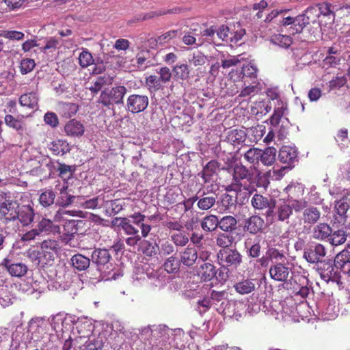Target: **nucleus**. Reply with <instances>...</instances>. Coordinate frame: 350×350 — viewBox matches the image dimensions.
<instances>
[{
	"instance_id": "nucleus-56",
	"label": "nucleus",
	"mask_w": 350,
	"mask_h": 350,
	"mask_svg": "<svg viewBox=\"0 0 350 350\" xmlns=\"http://www.w3.org/2000/svg\"><path fill=\"white\" fill-rule=\"evenodd\" d=\"M180 33L179 30H170L163 34L158 36L156 42L160 44L169 42L171 40L176 37Z\"/></svg>"
},
{
	"instance_id": "nucleus-5",
	"label": "nucleus",
	"mask_w": 350,
	"mask_h": 350,
	"mask_svg": "<svg viewBox=\"0 0 350 350\" xmlns=\"http://www.w3.org/2000/svg\"><path fill=\"white\" fill-rule=\"evenodd\" d=\"M116 219L120 221L118 226L122 228L126 235L129 236L125 239V243L128 246L134 247L141 243L142 234H140L137 228L131 224L130 219L120 217Z\"/></svg>"
},
{
	"instance_id": "nucleus-6",
	"label": "nucleus",
	"mask_w": 350,
	"mask_h": 350,
	"mask_svg": "<svg viewBox=\"0 0 350 350\" xmlns=\"http://www.w3.org/2000/svg\"><path fill=\"white\" fill-rule=\"evenodd\" d=\"M41 254L45 265H51L60 250L59 243L55 239H48L40 243Z\"/></svg>"
},
{
	"instance_id": "nucleus-17",
	"label": "nucleus",
	"mask_w": 350,
	"mask_h": 350,
	"mask_svg": "<svg viewBox=\"0 0 350 350\" xmlns=\"http://www.w3.org/2000/svg\"><path fill=\"white\" fill-rule=\"evenodd\" d=\"M320 210L314 206H309L306 208L302 213V220L304 226L311 227L316 224L321 217Z\"/></svg>"
},
{
	"instance_id": "nucleus-59",
	"label": "nucleus",
	"mask_w": 350,
	"mask_h": 350,
	"mask_svg": "<svg viewBox=\"0 0 350 350\" xmlns=\"http://www.w3.org/2000/svg\"><path fill=\"white\" fill-rule=\"evenodd\" d=\"M42 254H41L40 249L37 250H29L27 251V256L31 262L37 264L38 265H44V260L42 259Z\"/></svg>"
},
{
	"instance_id": "nucleus-36",
	"label": "nucleus",
	"mask_w": 350,
	"mask_h": 350,
	"mask_svg": "<svg viewBox=\"0 0 350 350\" xmlns=\"http://www.w3.org/2000/svg\"><path fill=\"white\" fill-rule=\"evenodd\" d=\"M216 273L215 267L211 263L206 262L200 267V278L204 282L211 280L216 275Z\"/></svg>"
},
{
	"instance_id": "nucleus-39",
	"label": "nucleus",
	"mask_w": 350,
	"mask_h": 350,
	"mask_svg": "<svg viewBox=\"0 0 350 350\" xmlns=\"http://www.w3.org/2000/svg\"><path fill=\"white\" fill-rule=\"evenodd\" d=\"M245 88L241 91L240 97H246L257 94L261 90V84L258 80H254L250 83H245Z\"/></svg>"
},
{
	"instance_id": "nucleus-13",
	"label": "nucleus",
	"mask_w": 350,
	"mask_h": 350,
	"mask_svg": "<svg viewBox=\"0 0 350 350\" xmlns=\"http://www.w3.org/2000/svg\"><path fill=\"white\" fill-rule=\"evenodd\" d=\"M91 257L92 262L97 266V269L100 271H103L105 266H107V268L109 267L107 264L111 258L109 250L101 248H95L92 253Z\"/></svg>"
},
{
	"instance_id": "nucleus-9",
	"label": "nucleus",
	"mask_w": 350,
	"mask_h": 350,
	"mask_svg": "<svg viewBox=\"0 0 350 350\" xmlns=\"http://www.w3.org/2000/svg\"><path fill=\"white\" fill-rule=\"evenodd\" d=\"M149 103L146 95L133 94L126 99V110L132 113H138L144 111Z\"/></svg>"
},
{
	"instance_id": "nucleus-26",
	"label": "nucleus",
	"mask_w": 350,
	"mask_h": 350,
	"mask_svg": "<svg viewBox=\"0 0 350 350\" xmlns=\"http://www.w3.org/2000/svg\"><path fill=\"white\" fill-rule=\"evenodd\" d=\"M129 218L133 219L131 221V224L133 225H136L137 227L140 228L141 229V233L142 234V237L144 238H146L148 236L152 227L150 225L145 224L144 220L146 218V216L144 215H142L141 213H135L134 214L129 216Z\"/></svg>"
},
{
	"instance_id": "nucleus-48",
	"label": "nucleus",
	"mask_w": 350,
	"mask_h": 350,
	"mask_svg": "<svg viewBox=\"0 0 350 350\" xmlns=\"http://www.w3.org/2000/svg\"><path fill=\"white\" fill-rule=\"evenodd\" d=\"M350 250L345 249L338 253L334 259V266L337 269H342L347 262H350Z\"/></svg>"
},
{
	"instance_id": "nucleus-40",
	"label": "nucleus",
	"mask_w": 350,
	"mask_h": 350,
	"mask_svg": "<svg viewBox=\"0 0 350 350\" xmlns=\"http://www.w3.org/2000/svg\"><path fill=\"white\" fill-rule=\"evenodd\" d=\"M219 219L216 215H209L201 221V227L206 232H213L219 226Z\"/></svg>"
},
{
	"instance_id": "nucleus-29",
	"label": "nucleus",
	"mask_w": 350,
	"mask_h": 350,
	"mask_svg": "<svg viewBox=\"0 0 350 350\" xmlns=\"http://www.w3.org/2000/svg\"><path fill=\"white\" fill-rule=\"evenodd\" d=\"M49 150L54 155H64L70 150L69 144L64 139H56L51 142L49 146Z\"/></svg>"
},
{
	"instance_id": "nucleus-1",
	"label": "nucleus",
	"mask_w": 350,
	"mask_h": 350,
	"mask_svg": "<svg viewBox=\"0 0 350 350\" xmlns=\"http://www.w3.org/2000/svg\"><path fill=\"white\" fill-rule=\"evenodd\" d=\"M236 162L235 155L232 156L226 162L228 167H233L232 180L231 184L226 187L227 191L238 193L245 190V193L250 195L256 191V187H267L268 181L265 178L261 176L260 174L254 177V173L242 163H235L232 166V163Z\"/></svg>"
},
{
	"instance_id": "nucleus-4",
	"label": "nucleus",
	"mask_w": 350,
	"mask_h": 350,
	"mask_svg": "<svg viewBox=\"0 0 350 350\" xmlns=\"http://www.w3.org/2000/svg\"><path fill=\"white\" fill-rule=\"evenodd\" d=\"M126 91V88L123 85L116 86L111 89H106L102 91L98 103L107 107L113 105L122 104Z\"/></svg>"
},
{
	"instance_id": "nucleus-8",
	"label": "nucleus",
	"mask_w": 350,
	"mask_h": 350,
	"mask_svg": "<svg viewBox=\"0 0 350 350\" xmlns=\"http://www.w3.org/2000/svg\"><path fill=\"white\" fill-rule=\"evenodd\" d=\"M219 264L224 267L234 266L237 267L242 261L241 254L232 248L221 249L217 254Z\"/></svg>"
},
{
	"instance_id": "nucleus-42",
	"label": "nucleus",
	"mask_w": 350,
	"mask_h": 350,
	"mask_svg": "<svg viewBox=\"0 0 350 350\" xmlns=\"http://www.w3.org/2000/svg\"><path fill=\"white\" fill-rule=\"evenodd\" d=\"M266 255L270 260L275 261V263H278V262H284L286 260V252L284 250H280L275 247H269L266 252Z\"/></svg>"
},
{
	"instance_id": "nucleus-15",
	"label": "nucleus",
	"mask_w": 350,
	"mask_h": 350,
	"mask_svg": "<svg viewBox=\"0 0 350 350\" xmlns=\"http://www.w3.org/2000/svg\"><path fill=\"white\" fill-rule=\"evenodd\" d=\"M1 265L4 267L7 271L14 277L21 278L25 275L27 271V266L21 262L12 263L8 258L3 259Z\"/></svg>"
},
{
	"instance_id": "nucleus-24",
	"label": "nucleus",
	"mask_w": 350,
	"mask_h": 350,
	"mask_svg": "<svg viewBox=\"0 0 350 350\" xmlns=\"http://www.w3.org/2000/svg\"><path fill=\"white\" fill-rule=\"evenodd\" d=\"M39 98L36 92H30L23 94L18 98L20 105L32 110L38 108Z\"/></svg>"
},
{
	"instance_id": "nucleus-43",
	"label": "nucleus",
	"mask_w": 350,
	"mask_h": 350,
	"mask_svg": "<svg viewBox=\"0 0 350 350\" xmlns=\"http://www.w3.org/2000/svg\"><path fill=\"white\" fill-rule=\"evenodd\" d=\"M38 232L41 234L43 232L49 233L59 229L58 226H55L53 222L46 218L43 217L38 224L36 228Z\"/></svg>"
},
{
	"instance_id": "nucleus-35",
	"label": "nucleus",
	"mask_w": 350,
	"mask_h": 350,
	"mask_svg": "<svg viewBox=\"0 0 350 350\" xmlns=\"http://www.w3.org/2000/svg\"><path fill=\"white\" fill-rule=\"evenodd\" d=\"M67 190L68 185L66 183L59 189L57 204L60 206L67 207L70 206L75 199V196L69 193Z\"/></svg>"
},
{
	"instance_id": "nucleus-25",
	"label": "nucleus",
	"mask_w": 350,
	"mask_h": 350,
	"mask_svg": "<svg viewBox=\"0 0 350 350\" xmlns=\"http://www.w3.org/2000/svg\"><path fill=\"white\" fill-rule=\"evenodd\" d=\"M198 259V252L194 247L188 246L180 252V262L186 267L193 266Z\"/></svg>"
},
{
	"instance_id": "nucleus-18",
	"label": "nucleus",
	"mask_w": 350,
	"mask_h": 350,
	"mask_svg": "<svg viewBox=\"0 0 350 350\" xmlns=\"http://www.w3.org/2000/svg\"><path fill=\"white\" fill-rule=\"evenodd\" d=\"M264 219L258 215H252L246 219L244 230L252 234H256L262 230L265 227Z\"/></svg>"
},
{
	"instance_id": "nucleus-49",
	"label": "nucleus",
	"mask_w": 350,
	"mask_h": 350,
	"mask_svg": "<svg viewBox=\"0 0 350 350\" xmlns=\"http://www.w3.org/2000/svg\"><path fill=\"white\" fill-rule=\"evenodd\" d=\"M57 171L59 176L66 181L72 177L73 173L75 171V167L59 163Z\"/></svg>"
},
{
	"instance_id": "nucleus-53",
	"label": "nucleus",
	"mask_w": 350,
	"mask_h": 350,
	"mask_svg": "<svg viewBox=\"0 0 350 350\" xmlns=\"http://www.w3.org/2000/svg\"><path fill=\"white\" fill-rule=\"evenodd\" d=\"M180 262L175 257L170 256L163 264L164 269L170 273H176L180 269Z\"/></svg>"
},
{
	"instance_id": "nucleus-55",
	"label": "nucleus",
	"mask_w": 350,
	"mask_h": 350,
	"mask_svg": "<svg viewBox=\"0 0 350 350\" xmlns=\"http://www.w3.org/2000/svg\"><path fill=\"white\" fill-rule=\"evenodd\" d=\"M35 66L36 63L33 59L25 58L21 61L20 71L22 75H26L31 72Z\"/></svg>"
},
{
	"instance_id": "nucleus-30",
	"label": "nucleus",
	"mask_w": 350,
	"mask_h": 350,
	"mask_svg": "<svg viewBox=\"0 0 350 350\" xmlns=\"http://www.w3.org/2000/svg\"><path fill=\"white\" fill-rule=\"evenodd\" d=\"M288 109V105L286 103L282 101L281 100L277 101V105L275 107L274 112L270 118V122L273 126H277L285 111Z\"/></svg>"
},
{
	"instance_id": "nucleus-63",
	"label": "nucleus",
	"mask_w": 350,
	"mask_h": 350,
	"mask_svg": "<svg viewBox=\"0 0 350 350\" xmlns=\"http://www.w3.org/2000/svg\"><path fill=\"white\" fill-rule=\"evenodd\" d=\"M106 84V80L104 77H100L88 88L93 95L98 94L102 88Z\"/></svg>"
},
{
	"instance_id": "nucleus-20",
	"label": "nucleus",
	"mask_w": 350,
	"mask_h": 350,
	"mask_svg": "<svg viewBox=\"0 0 350 350\" xmlns=\"http://www.w3.org/2000/svg\"><path fill=\"white\" fill-rule=\"evenodd\" d=\"M332 234V228L325 222L315 225L311 230V237L319 241H323Z\"/></svg>"
},
{
	"instance_id": "nucleus-14",
	"label": "nucleus",
	"mask_w": 350,
	"mask_h": 350,
	"mask_svg": "<svg viewBox=\"0 0 350 350\" xmlns=\"http://www.w3.org/2000/svg\"><path fill=\"white\" fill-rule=\"evenodd\" d=\"M197 206L201 211H208L213 207L216 203L217 195L215 193H206L198 191L196 193Z\"/></svg>"
},
{
	"instance_id": "nucleus-62",
	"label": "nucleus",
	"mask_w": 350,
	"mask_h": 350,
	"mask_svg": "<svg viewBox=\"0 0 350 350\" xmlns=\"http://www.w3.org/2000/svg\"><path fill=\"white\" fill-rule=\"evenodd\" d=\"M347 83V78L345 76H336L329 81V88L330 90L339 89L343 87Z\"/></svg>"
},
{
	"instance_id": "nucleus-11",
	"label": "nucleus",
	"mask_w": 350,
	"mask_h": 350,
	"mask_svg": "<svg viewBox=\"0 0 350 350\" xmlns=\"http://www.w3.org/2000/svg\"><path fill=\"white\" fill-rule=\"evenodd\" d=\"M325 255V247L321 243H317L314 247L305 249L304 252V258L307 262L312 264L322 262V259Z\"/></svg>"
},
{
	"instance_id": "nucleus-22",
	"label": "nucleus",
	"mask_w": 350,
	"mask_h": 350,
	"mask_svg": "<svg viewBox=\"0 0 350 350\" xmlns=\"http://www.w3.org/2000/svg\"><path fill=\"white\" fill-rule=\"evenodd\" d=\"M64 132L66 135L72 137H81L85 132L83 124L75 119L69 120L64 126Z\"/></svg>"
},
{
	"instance_id": "nucleus-61",
	"label": "nucleus",
	"mask_w": 350,
	"mask_h": 350,
	"mask_svg": "<svg viewBox=\"0 0 350 350\" xmlns=\"http://www.w3.org/2000/svg\"><path fill=\"white\" fill-rule=\"evenodd\" d=\"M171 239L177 246H185L189 242L188 237L185 234L181 232L172 234L171 236Z\"/></svg>"
},
{
	"instance_id": "nucleus-37",
	"label": "nucleus",
	"mask_w": 350,
	"mask_h": 350,
	"mask_svg": "<svg viewBox=\"0 0 350 350\" xmlns=\"http://www.w3.org/2000/svg\"><path fill=\"white\" fill-rule=\"evenodd\" d=\"M255 286L254 280L251 279L243 280L234 285L236 291L241 295L252 293L254 291Z\"/></svg>"
},
{
	"instance_id": "nucleus-2",
	"label": "nucleus",
	"mask_w": 350,
	"mask_h": 350,
	"mask_svg": "<svg viewBox=\"0 0 350 350\" xmlns=\"http://www.w3.org/2000/svg\"><path fill=\"white\" fill-rule=\"evenodd\" d=\"M157 75H150L146 78L145 83L150 93L155 94L162 91L165 85L172 79V71L167 66L161 67L156 70Z\"/></svg>"
},
{
	"instance_id": "nucleus-47",
	"label": "nucleus",
	"mask_w": 350,
	"mask_h": 350,
	"mask_svg": "<svg viewBox=\"0 0 350 350\" xmlns=\"http://www.w3.org/2000/svg\"><path fill=\"white\" fill-rule=\"evenodd\" d=\"M55 193L51 189H44L40 193L39 202L44 207H48L54 203Z\"/></svg>"
},
{
	"instance_id": "nucleus-10",
	"label": "nucleus",
	"mask_w": 350,
	"mask_h": 350,
	"mask_svg": "<svg viewBox=\"0 0 350 350\" xmlns=\"http://www.w3.org/2000/svg\"><path fill=\"white\" fill-rule=\"evenodd\" d=\"M5 124L14 130L22 137H27L29 135V131L26 122L23 118H18L11 114L5 115L4 118Z\"/></svg>"
},
{
	"instance_id": "nucleus-58",
	"label": "nucleus",
	"mask_w": 350,
	"mask_h": 350,
	"mask_svg": "<svg viewBox=\"0 0 350 350\" xmlns=\"http://www.w3.org/2000/svg\"><path fill=\"white\" fill-rule=\"evenodd\" d=\"M232 237L224 233L219 234L216 240L217 245L221 247L222 249L230 248L229 247L232 245Z\"/></svg>"
},
{
	"instance_id": "nucleus-23",
	"label": "nucleus",
	"mask_w": 350,
	"mask_h": 350,
	"mask_svg": "<svg viewBox=\"0 0 350 350\" xmlns=\"http://www.w3.org/2000/svg\"><path fill=\"white\" fill-rule=\"evenodd\" d=\"M275 208L276 212H274L273 215L277 217L278 221H286L293 214V211L287 200H280L278 203L275 202Z\"/></svg>"
},
{
	"instance_id": "nucleus-33",
	"label": "nucleus",
	"mask_w": 350,
	"mask_h": 350,
	"mask_svg": "<svg viewBox=\"0 0 350 350\" xmlns=\"http://www.w3.org/2000/svg\"><path fill=\"white\" fill-rule=\"evenodd\" d=\"M280 24L282 26H288V25H293L290 28L292 29L291 33L292 34H296L297 33H299L302 31L304 27V23H301L300 21V17H291L288 16L286 18H284L280 22Z\"/></svg>"
},
{
	"instance_id": "nucleus-38",
	"label": "nucleus",
	"mask_w": 350,
	"mask_h": 350,
	"mask_svg": "<svg viewBox=\"0 0 350 350\" xmlns=\"http://www.w3.org/2000/svg\"><path fill=\"white\" fill-rule=\"evenodd\" d=\"M76 329L81 338H88L93 332L94 325L87 319L84 321H79Z\"/></svg>"
},
{
	"instance_id": "nucleus-32",
	"label": "nucleus",
	"mask_w": 350,
	"mask_h": 350,
	"mask_svg": "<svg viewBox=\"0 0 350 350\" xmlns=\"http://www.w3.org/2000/svg\"><path fill=\"white\" fill-rule=\"evenodd\" d=\"M71 265L78 271H85L90 265V259L81 254H77L70 258Z\"/></svg>"
},
{
	"instance_id": "nucleus-3",
	"label": "nucleus",
	"mask_w": 350,
	"mask_h": 350,
	"mask_svg": "<svg viewBox=\"0 0 350 350\" xmlns=\"http://www.w3.org/2000/svg\"><path fill=\"white\" fill-rule=\"evenodd\" d=\"M19 206L16 200H5L0 204V217L2 223L5 225L6 228L10 227V224H15L13 228L15 232L19 228L17 221Z\"/></svg>"
},
{
	"instance_id": "nucleus-45",
	"label": "nucleus",
	"mask_w": 350,
	"mask_h": 350,
	"mask_svg": "<svg viewBox=\"0 0 350 350\" xmlns=\"http://www.w3.org/2000/svg\"><path fill=\"white\" fill-rule=\"evenodd\" d=\"M188 61L194 66H203L207 62V57L202 52L196 51L189 55Z\"/></svg>"
},
{
	"instance_id": "nucleus-60",
	"label": "nucleus",
	"mask_w": 350,
	"mask_h": 350,
	"mask_svg": "<svg viewBox=\"0 0 350 350\" xmlns=\"http://www.w3.org/2000/svg\"><path fill=\"white\" fill-rule=\"evenodd\" d=\"M1 35L5 38L17 41L23 40L25 37L24 33L16 30H5Z\"/></svg>"
},
{
	"instance_id": "nucleus-16",
	"label": "nucleus",
	"mask_w": 350,
	"mask_h": 350,
	"mask_svg": "<svg viewBox=\"0 0 350 350\" xmlns=\"http://www.w3.org/2000/svg\"><path fill=\"white\" fill-rule=\"evenodd\" d=\"M290 271V268L285 266L283 262H278L270 267L269 274L275 281L285 282L288 278Z\"/></svg>"
},
{
	"instance_id": "nucleus-57",
	"label": "nucleus",
	"mask_w": 350,
	"mask_h": 350,
	"mask_svg": "<svg viewBox=\"0 0 350 350\" xmlns=\"http://www.w3.org/2000/svg\"><path fill=\"white\" fill-rule=\"evenodd\" d=\"M323 266V267L319 269L321 277L325 280H331L334 275V267L332 264L330 262H327Z\"/></svg>"
},
{
	"instance_id": "nucleus-7",
	"label": "nucleus",
	"mask_w": 350,
	"mask_h": 350,
	"mask_svg": "<svg viewBox=\"0 0 350 350\" xmlns=\"http://www.w3.org/2000/svg\"><path fill=\"white\" fill-rule=\"evenodd\" d=\"M252 206L258 211H265L267 217H273L275 208V200L271 198H267L260 194H254L252 198Z\"/></svg>"
},
{
	"instance_id": "nucleus-54",
	"label": "nucleus",
	"mask_w": 350,
	"mask_h": 350,
	"mask_svg": "<svg viewBox=\"0 0 350 350\" xmlns=\"http://www.w3.org/2000/svg\"><path fill=\"white\" fill-rule=\"evenodd\" d=\"M93 57L87 49H84L79 54V65L83 68H86L94 63Z\"/></svg>"
},
{
	"instance_id": "nucleus-27",
	"label": "nucleus",
	"mask_w": 350,
	"mask_h": 350,
	"mask_svg": "<svg viewBox=\"0 0 350 350\" xmlns=\"http://www.w3.org/2000/svg\"><path fill=\"white\" fill-rule=\"evenodd\" d=\"M247 138V134L242 129H232L228 132L226 141L233 146H238L244 143Z\"/></svg>"
},
{
	"instance_id": "nucleus-41",
	"label": "nucleus",
	"mask_w": 350,
	"mask_h": 350,
	"mask_svg": "<svg viewBox=\"0 0 350 350\" xmlns=\"http://www.w3.org/2000/svg\"><path fill=\"white\" fill-rule=\"evenodd\" d=\"M219 228L224 232H232L237 228V221L231 215L223 217L219 220Z\"/></svg>"
},
{
	"instance_id": "nucleus-44",
	"label": "nucleus",
	"mask_w": 350,
	"mask_h": 350,
	"mask_svg": "<svg viewBox=\"0 0 350 350\" xmlns=\"http://www.w3.org/2000/svg\"><path fill=\"white\" fill-rule=\"evenodd\" d=\"M329 242L330 244L334 246L343 244L347 240L346 232L340 229L336 231L332 230V234L328 237Z\"/></svg>"
},
{
	"instance_id": "nucleus-31",
	"label": "nucleus",
	"mask_w": 350,
	"mask_h": 350,
	"mask_svg": "<svg viewBox=\"0 0 350 350\" xmlns=\"http://www.w3.org/2000/svg\"><path fill=\"white\" fill-rule=\"evenodd\" d=\"M277 150L274 147H267L264 150L260 149V159L265 166L272 165L276 157Z\"/></svg>"
},
{
	"instance_id": "nucleus-34",
	"label": "nucleus",
	"mask_w": 350,
	"mask_h": 350,
	"mask_svg": "<svg viewBox=\"0 0 350 350\" xmlns=\"http://www.w3.org/2000/svg\"><path fill=\"white\" fill-rule=\"evenodd\" d=\"M172 72L176 80L187 81L190 77V69L187 64H176L172 68Z\"/></svg>"
},
{
	"instance_id": "nucleus-19",
	"label": "nucleus",
	"mask_w": 350,
	"mask_h": 350,
	"mask_svg": "<svg viewBox=\"0 0 350 350\" xmlns=\"http://www.w3.org/2000/svg\"><path fill=\"white\" fill-rule=\"evenodd\" d=\"M280 161L289 166L297 161V150L295 147L283 146L279 151Z\"/></svg>"
},
{
	"instance_id": "nucleus-64",
	"label": "nucleus",
	"mask_w": 350,
	"mask_h": 350,
	"mask_svg": "<svg viewBox=\"0 0 350 350\" xmlns=\"http://www.w3.org/2000/svg\"><path fill=\"white\" fill-rule=\"evenodd\" d=\"M103 343L98 339L88 340L85 342L83 350H98L103 348Z\"/></svg>"
},
{
	"instance_id": "nucleus-52",
	"label": "nucleus",
	"mask_w": 350,
	"mask_h": 350,
	"mask_svg": "<svg viewBox=\"0 0 350 350\" xmlns=\"http://www.w3.org/2000/svg\"><path fill=\"white\" fill-rule=\"evenodd\" d=\"M246 161L250 164H256L260 159V149L257 148H249L243 154Z\"/></svg>"
},
{
	"instance_id": "nucleus-21",
	"label": "nucleus",
	"mask_w": 350,
	"mask_h": 350,
	"mask_svg": "<svg viewBox=\"0 0 350 350\" xmlns=\"http://www.w3.org/2000/svg\"><path fill=\"white\" fill-rule=\"evenodd\" d=\"M18 211L17 221H19L23 226H28L33 221L35 213L33 208L30 205L19 206Z\"/></svg>"
},
{
	"instance_id": "nucleus-28",
	"label": "nucleus",
	"mask_w": 350,
	"mask_h": 350,
	"mask_svg": "<svg viewBox=\"0 0 350 350\" xmlns=\"http://www.w3.org/2000/svg\"><path fill=\"white\" fill-rule=\"evenodd\" d=\"M219 166V163L216 160H211L206 163L200 173L204 183H208L211 181Z\"/></svg>"
},
{
	"instance_id": "nucleus-46",
	"label": "nucleus",
	"mask_w": 350,
	"mask_h": 350,
	"mask_svg": "<svg viewBox=\"0 0 350 350\" xmlns=\"http://www.w3.org/2000/svg\"><path fill=\"white\" fill-rule=\"evenodd\" d=\"M270 40L273 44L285 49L288 48L293 43L290 36L282 34H274Z\"/></svg>"
},
{
	"instance_id": "nucleus-12",
	"label": "nucleus",
	"mask_w": 350,
	"mask_h": 350,
	"mask_svg": "<svg viewBox=\"0 0 350 350\" xmlns=\"http://www.w3.org/2000/svg\"><path fill=\"white\" fill-rule=\"evenodd\" d=\"M85 224L83 220H68L64 225V232L62 235V239L66 243H68L75 237V234L79 233L80 228H83Z\"/></svg>"
},
{
	"instance_id": "nucleus-50",
	"label": "nucleus",
	"mask_w": 350,
	"mask_h": 350,
	"mask_svg": "<svg viewBox=\"0 0 350 350\" xmlns=\"http://www.w3.org/2000/svg\"><path fill=\"white\" fill-rule=\"evenodd\" d=\"M257 72H258V69L255 66H254L251 64H248L244 66L242 68L243 80L244 82V85H245V83H247V80H246L247 78H250V79H252V81L258 80L257 79Z\"/></svg>"
},
{
	"instance_id": "nucleus-51",
	"label": "nucleus",
	"mask_w": 350,
	"mask_h": 350,
	"mask_svg": "<svg viewBox=\"0 0 350 350\" xmlns=\"http://www.w3.org/2000/svg\"><path fill=\"white\" fill-rule=\"evenodd\" d=\"M349 208L350 199L347 197L342 198L336 202L335 209L336 213L340 216L345 215Z\"/></svg>"
}]
</instances>
